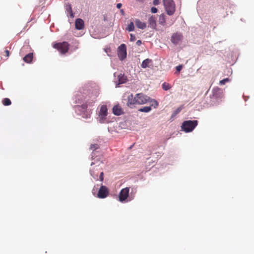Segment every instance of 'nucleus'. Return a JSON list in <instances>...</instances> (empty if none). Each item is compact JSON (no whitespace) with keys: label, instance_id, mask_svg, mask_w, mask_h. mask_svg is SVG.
I'll return each instance as SVG.
<instances>
[{"label":"nucleus","instance_id":"f257e3e1","mask_svg":"<svg viewBox=\"0 0 254 254\" xmlns=\"http://www.w3.org/2000/svg\"><path fill=\"white\" fill-rule=\"evenodd\" d=\"M148 103L151 104V106L155 109L158 106V103L156 100L142 93H137L135 96L131 94L127 97V105L129 107H132L135 105H143Z\"/></svg>","mask_w":254,"mask_h":254},{"label":"nucleus","instance_id":"f03ea898","mask_svg":"<svg viewBox=\"0 0 254 254\" xmlns=\"http://www.w3.org/2000/svg\"><path fill=\"white\" fill-rule=\"evenodd\" d=\"M198 122L196 120L184 121L181 126L182 129L186 132L192 131L197 126Z\"/></svg>","mask_w":254,"mask_h":254},{"label":"nucleus","instance_id":"7ed1b4c3","mask_svg":"<svg viewBox=\"0 0 254 254\" xmlns=\"http://www.w3.org/2000/svg\"><path fill=\"white\" fill-rule=\"evenodd\" d=\"M53 47L56 49L62 54L66 53L69 48V44L67 42L55 43Z\"/></svg>","mask_w":254,"mask_h":254},{"label":"nucleus","instance_id":"20e7f679","mask_svg":"<svg viewBox=\"0 0 254 254\" xmlns=\"http://www.w3.org/2000/svg\"><path fill=\"white\" fill-rule=\"evenodd\" d=\"M164 5L167 13L169 15L174 14L175 11V4L173 0H163Z\"/></svg>","mask_w":254,"mask_h":254},{"label":"nucleus","instance_id":"39448f33","mask_svg":"<svg viewBox=\"0 0 254 254\" xmlns=\"http://www.w3.org/2000/svg\"><path fill=\"white\" fill-rule=\"evenodd\" d=\"M118 56L120 60L122 61L127 57L126 46L124 44H121L118 48Z\"/></svg>","mask_w":254,"mask_h":254},{"label":"nucleus","instance_id":"423d86ee","mask_svg":"<svg viewBox=\"0 0 254 254\" xmlns=\"http://www.w3.org/2000/svg\"><path fill=\"white\" fill-rule=\"evenodd\" d=\"M109 194V190L107 187L105 186H101L100 188L97 196L100 198H104L108 196Z\"/></svg>","mask_w":254,"mask_h":254},{"label":"nucleus","instance_id":"0eeeda50","mask_svg":"<svg viewBox=\"0 0 254 254\" xmlns=\"http://www.w3.org/2000/svg\"><path fill=\"white\" fill-rule=\"evenodd\" d=\"M129 188L127 187L123 189L119 194V200L121 202L125 201L128 196Z\"/></svg>","mask_w":254,"mask_h":254},{"label":"nucleus","instance_id":"6e6552de","mask_svg":"<svg viewBox=\"0 0 254 254\" xmlns=\"http://www.w3.org/2000/svg\"><path fill=\"white\" fill-rule=\"evenodd\" d=\"M212 98L216 100L221 99L223 98V93L222 90L217 87L214 88L212 90Z\"/></svg>","mask_w":254,"mask_h":254},{"label":"nucleus","instance_id":"1a4fd4ad","mask_svg":"<svg viewBox=\"0 0 254 254\" xmlns=\"http://www.w3.org/2000/svg\"><path fill=\"white\" fill-rule=\"evenodd\" d=\"M183 36L180 33H174L171 36V41L175 45H177L183 39Z\"/></svg>","mask_w":254,"mask_h":254},{"label":"nucleus","instance_id":"9d476101","mask_svg":"<svg viewBox=\"0 0 254 254\" xmlns=\"http://www.w3.org/2000/svg\"><path fill=\"white\" fill-rule=\"evenodd\" d=\"M107 115V108L106 105H102L100 109L99 116L100 117V122L102 123Z\"/></svg>","mask_w":254,"mask_h":254},{"label":"nucleus","instance_id":"9b49d317","mask_svg":"<svg viewBox=\"0 0 254 254\" xmlns=\"http://www.w3.org/2000/svg\"><path fill=\"white\" fill-rule=\"evenodd\" d=\"M96 95L94 96L91 100L86 99V103L81 106L82 109L85 110L87 108L88 106H93L96 101Z\"/></svg>","mask_w":254,"mask_h":254},{"label":"nucleus","instance_id":"f8f14e48","mask_svg":"<svg viewBox=\"0 0 254 254\" xmlns=\"http://www.w3.org/2000/svg\"><path fill=\"white\" fill-rule=\"evenodd\" d=\"M75 26L78 30H81L83 29L84 26L83 20L80 18L77 19L75 22Z\"/></svg>","mask_w":254,"mask_h":254},{"label":"nucleus","instance_id":"ddd939ff","mask_svg":"<svg viewBox=\"0 0 254 254\" xmlns=\"http://www.w3.org/2000/svg\"><path fill=\"white\" fill-rule=\"evenodd\" d=\"M152 60L150 59H146L143 61L142 64H141V67L143 68H145L146 67H149L150 65H152Z\"/></svg>","mask_w":254,"mask_h":254},{"label":"nucleus","instance_id":"4468645a","mask_svg":"<svg viewBox=\"0 0 254 254\" xmlns=\"http://www.w3.org/2000/svg\"><path fill=\"white\" fill-rule=\"evenodd\" d=\"M149 26L152 28H155L156 27V18L154 16H151L148 19Z\"/></svg>","mask_w":254,"mask_h":254},{"label":"nucleus","instance_id":"2eb2a0df","mask_svg":"<svg viewBox=\"0 0 254 254\" xmlns=\"http://www.w3.org/2000/svg\"><path fill=\"white\" fill-rule=\"evenodd\" d=\"M135 23L137 27L141 29H144L146 27V24L145 22H142L138 19L135 20Z\"/></svg>","mask_w":254,"mask_h":254},{"label":"nucleus","instance_id":"dca6fc26","mask_svg":"<svg viewBox=\"0 0 254 254\" xmlns=\"http://www.w3.org/2000/svg\"><path fill=\"white\" fill-rule=\"evenodd\" d=\"M127 76H125L124 74H120L118 76V84H123L127 82Z\"/></svg>","mask_w":254,"mask_h":254},{"label":"nucleus","instance_id":"f3484780","mask_svg":"<svg viewBox=\"0 0 254 254\" xmlns=\"http://www.w3.org/2000/svg\"><path fill=\"white\" fill-rule=\"evenodd\" d=\"M113 112L114 115L117 116L121 115L123 113L121 108L119 106H115L113 107Z\"/></svg>","mask_w":254,"mask_h":254},{"label":"nucleus","instance_id":"a211bd4d","mask_svg":"<svg viewBox=\"0 0 254 254\" xmlns=\"http://www.w3.org/2000/svg\"><path fill=\"white\" fill-rule=\"evenodd\" d=\"M33 58V53H29L23 58V60L26 63H30L32 62Z\"/></svg>","mask_w":254,"mask_h":254},{"label":"nucleus","instance_id":"6ab92c4d","mask_svg":"<svg viewBox=\"0 0 254 254\" xmlns=\"http://www.w3.org/2000/svg\"><path fill=\"white\" fill-rule=\"evenodd\" d=\"M151 107H153L152 106H151V105L149 106H146L144 107L143 108H141L138 110V111L141 112H144V113H148L151 110Z\"/></svg>","mask_w":254,"mask_h":254},{"label":"nucleus","instance_id":"aec40b11","mask_svg":"<svg viewBox=\"0 0 254 254\" xmlns=\"http://www.w3.org/2000/svg\"><path fill=\"white\" fill-rule=\"evenodd\" d=\"M158 21L159 23L161 25H164L165 23L166 20L163 14L160 15Z\"/></svg>","mask_w":254,"mask_h":254},{"label":"nucleus","instance_id":"412c9836","mask_svg":"<svg viewBox=\"0 0 254 254\" xmlns=\"http://www.w3.org/2000/svg\"><path fill=\"white\" fill-rule=\"evenodd\" d=\"M128 31H133L134 29V23L133 22H130L127 28V29Z\"/></svg>","mask_w":254,"mask_h":254},{"label":"nucleus","instance_id":"4be33fe9","mask_svg":"<svg viewBox=\"0 0 254 254\" xmlns=\"http://www.w3.org/2000/svg\"><path fill=\"white\" fill-rule=\"evenodd\" d=\"M11 102L9 99L5 98L2 101V104L4 106H9L11 104Z\"/></svg>","mask_w":254,"mask_h":254},{"label":"nucleus","instance_id":"5701e85b","mask_svg":"<svg viewBox=\"0 0 254 254\" xmlns=\"http://www.w3.org/2000/svg\"><path fill=\"white\" fill-rule=\"evenodd\" d=\"M171 88V86L170 85H169V84L168 83H167L166 82H164L163 84H162V88L163 89V90H165V91H167L169 89H170Z\"/></svg>","mask_w":254,"mask_h":254},{"label":"nucleus","instance_id":"b1692460","mask_svg":"<svg viewBox=\"0 0 254 254\" xmlns=\"http://www.w3.org/2000/svg\"><path fill=\"white\" fill-rule=\"evenodd\" d=\"M66 10H67L68 14H70V16L71 17H73V13H72V8H71V6H70V5H69L68 6V7L66 8Z\"/></svg>","mask_w":254,"mask_h":254},{"label":"nucleus","instance_id":"393cba45","mask_svg":"<svg viewBox=\"0 0 254 254\" xmlns=\"http://www.w3.org/2000/svg\"><path fill=\"white\" fill-rule=\"evenodd\" d=\"M229 81V79L228 78H226L225 79H224L223 80H221L219 81V84L220 85H224L227 82H228Z\"/></svg>","mask_w":254,"mask_h":254},{"label":"nucleus","instance_id":"a878e982","mask_svg":"<svg viewBox=\"0 0 254 254\" xmlns=\"http://www.w3.org/2000/svg\"><path fill=\"white\" fill-rule=\"evenodd\" d=\"M99 148V145L97 144H91L90 146V149L95 150Z\"/></svg>","mask_w":254,"mask_h":254},{"label":"nucleus","instance_id":"bb28decb","mask_svg":"<svg viewBox=\"0 0 254 254\" xmlns=\"http://www.w3.org/2000/svg\"><path fill=\"white\" fill-rule=\"evenodd\" d=\"M157 11H158L157 8L155 7H152L151 8V11L152 13H155L157 12Z\"/></svg>","mask_w":254,"mask_h":254},{"label":"nucleus","instance_id":"cd10ccee","mask_svg":"<svg viewBox=\"0 0 254 254\" xmlns=\"http://www.w3.org/2000/svg\"><path fill=\"white\" fill-rule=\"evenodd\" d=\"M181 111V108H178L175 112L174 113H173V115L175 116L177 114H178L179 112H180Z\"/></svg>","mask_w":254,"mask_h":254},{"label":"nucleus","instance_id":"c85d7f7f","mask_svg":"<svg viewBox=\"0 0 254 254\" xmlns=\"http://www.w3.org/2000/svg\"><path fill=\"white\" fill-rule=\"evenodd\" d=\"M176 68V70L178 72H180L181 70V69H182V65H179L178 66H177Z\"/></svg>","mask_w":254,"mask_h":254},{"label":"nucleus","instance_id":"c756f323","mask_svg":"<svg viewBox=\"0 0 254 254\" xmlns=\"http://www.w3.org/2000/svg\"><path fill=\"white\" fill-rule=\"evenodd\" d=\"M104 180V173L102 172L100 173V180L101 181H103Z\"/></svg>","mask_w":254,"mask_h":254},{"label":"nucleus","instance_id":"7c9ffc66","mask_svg":"<svg viewBox=\"0 0 254 254\" xmlns=\"http://www.w3.org/2000/svg\"><path fill=\"white\" fill-rule=\"evenodd\" d=\"M160 3L159 0H154L153 1V3L155 5H157L159 4Z\"/></svg>","mask_w":254,"mask_h":254},{"label":"nucleus","instance_id":"2f4dec72","mask_svg":"<svg viewBox=\"0 0 254 254\" xmlns=\"http://www.w3.org/2000/svg\"><path fill=\"white\" fill-rule=\"evenodd\" d=\"M130 40L133 41L135 40V37L132 34H130Z\"/></svg>","mask_w":254,"mask_h":254},{"label":"nucleus","instance_id":"473e14b6","mask_svg":"<svg viewBox=\"0 0 254 254\" xmlns=\"http://www.w3.org/2000/svg\"><path fill=\"white\" fill-rule=\"evenodd\" d=\"M4 53L6 54V57L7 58H8L9 57V51L8 50H6L4 51Z\"/></svg>","mask_w":254,"mask_h":254},{"label":"nucleus","instance_id":"72a5a7b5","mask_svg":"<svg viewBox=\"0 0 254 254\" xmlns=\"http://www.w3.org/2000/svg\"><path fill=\"white\" fill-rule=\"evenodd\" d=\"M141 43H142L141 41L140 40H137L136 43V44L137 46H140L141 44Z\"/></svg>","mask_w":254,"mask_h":254},{"label":"nucleus","instance_id":"f704fd0d","mask_svg":"<svg viewBox=\"0 0 254 254\" xmlns=\"http://www.w3.org/2000/svg\"><path fill=\"white\" fill-rule=\"evenodd\" d=\"M122 6V4L121 3H118L117 4V7L118 8H120Z\"/></svg>","mask_w":254,"mask_h":254},{"label":"nucleus","instance_id":"c9c22d12","mask_svg":"<svg viewBox=\"0 0 254 254\" xmlns=\"http://www.w3.org/2000/svg\"><path fill=\"white\" fill-rule=\"evenodd\" d=\"M120 12L121 13V14L123 15H125V11L123 9H121L120 10Z\"/></svg>","mask_w":254,"mask_h":254}]
</instances>
